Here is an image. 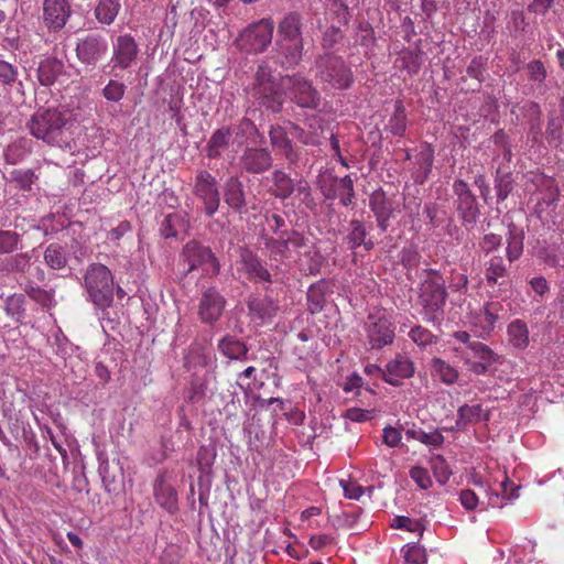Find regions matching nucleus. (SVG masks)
I'll return each instance as SVG.
<instances>
[{
	"mask_svg": "<svg viewBox=\"0 0 564 564\" xmlns=\"http://www.w3.org/2000/svg\"><path fill=\"white\" fill-rule=\"evenodd\" d=\"M76 122L68 111L54 108L37 110L28 122V129L33 137L70 153L76 148Z\"/></svg>",
	"mask_w": 564,
	"mask_h": 564,
	"instance_id": "obj_1",
	"label": "nucleus"
},
{
	"mask_svg": "<svg viewBox=\"0 0 564 564\" xmlns=\"http://www.w3.org/2000/svg\"><path fill=\"white\" fill-rule=\"evenodd\" d=\"M302 18L296 12L288 13L280 22L278 31L280 35L279 50L283 56V64L295 66L303 54Z\"/></svg>",
	"mask_w": 564,
	"mask_h": 564,
	"instance_id": "obj_2",
	"label": "nucleus"
},
{
	"mask_svg": "<svg viewBox=\"0 0 564 564\" xmlns=\"http://www.w3.org/2000/svg\"><path fill=\"white\" fill-rule=\"evenodd\" d=\"M85 286L91 302L108 307L113 296V279L110 270L100 263L90 264L85 274Z\"/></svg>",
	"mask_w": 564,
	"mask_h": 564,
	"instance_id": "obj_3",
	"label": "nucleus"
},
{
	"mask_svg": "<svg viewBox=\"0 0 564 564\" xmlns=\"http://www.w3.org/2000/svg\"><path fill=\"white\" fill-rule=\"evenodd\" d=\"M265 249L271 260L275 262L300 261L302 254H308V246L304 237L296 232H283L279 239L269 238L265 240Z\"/></svg>",
	"mask_w": 564,
	"mask_h": 564,
	"instance_id": "obj_4",
	"label": "nucleus"
},
{
	"mask_svg": "<svg viewBox=\"0 0 564 564\" xmlns=\"http://www.w3.org/2000/svg\"><path fill=\"white\" fill-rule=\"evenodd\" d=\"M252 96L259 101L260 106L265 107L272 112H279L282 109L283 97L281 88L272 78L267 66H260L257 72Z\"/></svg>",
	"mask_w": 564,
	"mask_h": 564,
	"instance_id": "obj_5",
	"label": "nucleus"
},
{
	"mask_svg": "<svg viewBox=\"0 0 564 564\" xmlns=\"http://www.w3.org/2000/svg\"><path fill=\"white\" fill-rule=\"evenodd\" d=\"M274 23L271 19H262L245 29L237 39V45L247 53H261L272 42Z\"/></svg>",
	"mask_w": 564,
	"mask_h": 564,
	"instance_id": "obj_6",
	"label": "nucleus"
},
{
	"mask_svg": "<svg viewBox=\"0 0 564 564\" xmlns=\"http://www.w3.org/2000/svg\"><path fill=\"white\" fill-rule=\"evenodd\" d=\"M182 260L187 265V272L200 269L204 275L214 276L220 270L213 251L197 241H189L184 246Z\"/></svg>",
	"mask_w": 564,
	"mask_h": 564,
	"instance_id": "obj_7",
	"label": "nucleus"
},
{
	"mask_svg": "<svg viewBox=\"0 0 564 564\" xmlns=\"http://www.w3.org/2000/svg\"><path fill=\"white\" fill-rule=\"evenodd\" d=\"M318 77L335 89H346L352 83V75L345 62L337 56L326 55L317 62Z\"/></svg>",
	"mask_w": 564,
	"mask_h": 564,
	"instance_id": "obj_8",
	"label": "nucleus"
},
{
	"mask_svg": "<svg viewBox=\"0 0 564 564\" xmlns=\"http://www.w3.org/2000/svg\"><path fill=\"white\" fill-rule=\"evenodd\" d=\"M447 293L445 290V282L442 275L431 270L426 279L423 281L420 292L421 304L423 305L426 315L442 311L446 302Z\"/></svg>",
	"mask_w": 564,
	"mask_h": 564,
	"instance_id": "obj_9",
	"label": "nucleus"
},
{
	"mask_svg": "<svg viewBox=\"0 0 564 564\" xmlns=\"http://www.w3.org/2000/svg\"><path fill=\"white\" fill-rule=\"evenodd\" d=\"M281 86L290 91L292 100L302 108L316 109L321 102V96L312 83L301 75H292L282 78Z\"/></svg>",
	"mask_w": 564,
	"mask_h": 564,
	"instance_id": "obj_10",
	"label": "nucleus"
},
{
	"mask_svg": "<svg viewBox=\"0 0 564 564\" xmlns=\"http://www.w3.org/2000/svg\"><path fill=\"white\" fill-rule=\"evenodd\" d=\"M139 45L131 34H121L112 41L110 66L112 69L126 70L138 62Z\"/></svg>",
	"mask_w": 564,
	"mask_h": 564,
	"instance_id": "obj_11",
	"label": "nucleus"
},
{
	"mask_svg": "<svg viewBox=\"0 0 564 564\" xmlns=\"http://www.w3.org/2000/svg\"><path fill=\"white\" fill-rule=\"evenodd\" d=\"M194 194L203 202L207 216H213L220 203L217 180L206 170L197 171Z\"/></svg>",
	"mask_w": 564,
	"mask_h": 564,
	"instance_id": "obj_12",
	"label": "nucleus"
},
{
	"mask_svg": "<svg viewBox=\"0 0 564 564\" xmlns=\"http://www.w3.org/2000/svg\"><path fill=\"white\" fill-rule=\"evenodd\" d=\"M108 50V42L104 35L90 33L77 40L75 51L80 63L95 66L106 56Z\"/></svg>",
	"mask_w": 564,
	"mask_h": 564,
	"instance_id": "obj_13",
	"label": "nucleus"
},
{
	"mask_svg": "<svg viewBox=\"0 0 564 564\" xmlns=\"http://www.w3.org/2000/svg\"><path fill=\"white\" fill-rule=\"evenodd\" d=\"M502 306L499 302H488L478 311L470 313L469 325L474 334L486 339L494 332Z\"/></svg>",
	"mask_w": 564,
	"mask_h": 564,
	"instance_id": "obj_14",
	"label": "nucleus"
},
{
	"mask_svg": "<svg viewBox=\"0 0 564 564\" xmlns=\"http://www.w3.org/2000/svg\"><path fill=\"white\" fill-rule=\"evenodd\" d=\"M225 304L226 300L215 288L205 290L198 305L200 321L206 324H214L221 316Z\"/></svg>",
	"mask_w": 564,
	"mask_h": 564,
	"instance_id": "obj_15",
	"label": "nucleus"
},
{
	"mask_svg": "<svg viewBox=\"0 0 564 564\" xmlns=\"http://www.w3.org/2000/svg\"><path fill=\"white\" fill-rule=\"evenodd\" d=\"M367 327L368 340L371 348H382L391 345L394 339V328L392 323L384 316H369Z\"/></svg>",
	"mask_w": 564,
	"mask_h": 564,
	"instance_id": "obj_16",
	"label": "nucleus"
},
{
	"mask_svg": "<svg viewBox=\"0 0 564 564\" xmlns=\"http://www.w3.org/2000/svg\"><path fill=\"white\" fill-rule=\"evenodd\" d=\"M272 155L268 149L246 148L239 159L241 170L250 174H260L272 166Z\"/></svg>",
	"mask_w": 564,
	"mask_h": 564,
	"instance_id": "obj_17",
	"label": "nucleus"
},
{
	"mask_svg": "<svg viewBox=\"0 0 564 564\" xmlns=\"http://www.w3.org/2000/svg\"><path fill=\"white\" fill-rule=\"evenodd\" d=\"M414 371V364L409 357L397 355L382 370V379L393 387H399L404 379L411 378Z\"/></svg>",
	"mask_w": 564,
	"mask_h": 564,
	"instance_id": "obj_18",
	"label": "nucleus"
},
{
	"mask_svg": "<svg viewBox=\"0 0 564 564\" xmlns=\"http://www.w3.org/2000/svg\"><path fill=\"white\" fill-rule=\"evenodd\" d=\"M70 15L68 0H44L43 21L53 31L63 29Z\"/></svg>",
	"mask_w": 564,
	"mask_h": 564,
	"instance_id": "obj_19",
	"label": "nucleus"
},
{
	"mask_svg": "<svg viewBox=\"0 0 564 564\" xmlns=\"http://www.w3.org/2000/svg\"><path fill=\"white\" fill-rule=\"evenodd\" d=\"M454 192L457 195L458 210L465 223L473 224L478 216L476 198L469 191L468 184L462 180L454 183Z\"/></svg>",
	"mask_w": 564,
	"mask_h": 564,
	"instance_id": "obj_20",
	"label": "nucleus"
},
{
	"mask_svg": "<svg viewBox=\"0 0 564 564\" xmlns=\"http://www.w3.org/2000/svg\"><path fill=\"white\" fill-rule=\"evenodd\" d=\"M369 206L376 215L378 226L382 231H386L394 210L392 203L386 197L383 192L376 191L370 196Z\"/></svg>",
	"mask_w": 564,
	"mask_h": 564,
	"instance_id": "obj_21",
	"label": "nucleus"
},
{
	"mask_svg": "<svg viewBox=\"0 0 564 564\" xmlns=\"http://www.w3.org/2000/svg\"><path fill=\"white\" fill-rule=\"evenodd\" d=\"M153 492L155 501L169 512L177 509V494L174 487L165 480L163 474L159 475L154 481Z\"/></svg>",
	"mask_w": 564,
	"mask_h": 564,
	"instance_id": "obj_22",
	"label": "nucleus"
},
{
	"mask_svg": "<svg viewBox=\"0 0 564 564\" xmlns=\"http://www.w3.org/2000/svg\"><path fill=\"white\" fill-rule=\"evenodd\" d=\"M248 308L251 319L254 323L262 325L271 321L275 315L278 306L270 297L254 296L248 301Z\"/></svg>",
	"mask_w": 564,
	"mask_h": 564,
	"instance_id": "obj_23",
	"label": "nucleus"
},
{
	"mask_svg": "<svg viewBox=\"0 0 564 564\" xmlns=\"http://www.w3.org/2000/svg\"><path fill=\"white\" fill-rule=\"evenodd\" d=\"M489 412L481 404H464L457 411L456 427L465 430L467 425L489 421Z\"/></svg>",
	"mask_w": 564,
	"mask_h": 564,
	"instance_id": "obj_24",
	"label": "nucleus"
},
{
	"mask_svg": "<svg viewBox=\"0 0 564 564\" xmlns=\"http://www.w3.org/2000/svg\"><path fill=\"white\" fill-rule=\"evenodd\" d=\"M271 145L280 150L285 159L290 162H295L297 154L293 150L292 141L290 139V130L281 126H273L269 131Z\"/></svg>",
	"mask_w": 564,
	"mask_h": 564,
	"instance_id": "obj_25",
	"label": "nucleus"
},
{
	"mask_svg": "<svg viewBox=\"0 0 564 564\" xmlns=\"http://www.w3.org/2000/svg\"><path fill=\"white\" fill-rule=\"evenodd\" d=\"M242 269L248 276L256 282L271 283V274L261 261L251 252L245 251L241 254Z\"/></svg>",
	"mask_w": 564,
	"mask_h": 564,
	"instance_id": "obj_26",
	"label": "nucleus"
},
{
	"mask_svg": "<svg viewBox=\"0 0 564 564\" xmlns=\"http://www.w3.org/2000/svg\"><path fill=\"white\" fill-rule=\"evenodd\" d=\"M500 492H491L488 505L492 508H502L508 502L519 497L520 486H516L503 471V480L500 484Z\"/></svg>",
	"mask_w": 564,
	"mask_h": 564,
	"instance_id": "obj_27",
	"label": "nucleus"
},
{
	"mask_svg": "<svg viewBox=\"0 0 564 564\" xmlns=\"http://www.w3.org/2000/svg\"><path fill=\"white\" fill-rule=\"evenodd\" d=\"M219 351L230 360H246L248 356L247 345L235 336L226 335L218 341Z\"/></svg>",
	"mask_w": 564,
	"mask_h": 564,
	"instance_id": "obj_28",
	"label": "nucleus"
},
{
	"mask_svg": "<svg viewBox=\"0 0 564 564\" xmlns=\"http://www.w3.org/2000/svg\"><path fill=\"white\" fill-rule=\"evenodd\" d=\"M231 137L230 128L223 127L215 130L205 148L206 156L208 159H218L223 152L229 147Z\"/></svg>",
	"mask_w": 564,
	"mask_h": 564,
	"instance_id": "obj_29",
	"label": "nucleus"
},
{
	"mask_svg": "<svg viewBox=\"0 0 564 564\" xmlns=\"http://www.w3.org/2000/svg\"><path fill=\"white\" fill-rule=\"evenodd\" d=\"M224 192L226 203L235 210H242L246 206V198L241 181L236 176H230L225 183Z\"/></svg>",
	"mask_w": 564,
	"mask_h": 564,
	"instance_id": "obj_30",
	"label": "nucleus"
},
{
	"mask_svg": "<svg viewBox=\"0 0 564 564\" xmlns=\"http://www.w3.org/2000/svg\"><path fill=\"white\" fill-rule=\"evenodd\" d=\"M187 228L188 220L186 214L172 213L165 216L161 225V232L165 238H170L186 232Z\"/></svg>",
	"mask_w": 564,
	"mask_h": 564,
	"instance_id": "obj_31",
	"label": "nucleus"
},
{
	"mask_svg": "<svg viewBox=\"0 0 564 564\" xmlns=\"http://www.w3.org/2000/svg\"><path fill=\"white\" fill-rule=\"evenodd\" d=\"M64 65L56 58H46L42 61L37 68V78L43 86L54 84L57 77L62 74Z\"/></svg>",
	"mask_w": 564,
	"mask_h": 564,
	"instance_id": "obj_32",
	"label": "nucleus"
},
{
	"mask_svg": "<svg viewBox=\"0 0 564 564\" xmlns=\"http://www.w3.org/2000/svg\"><path fill=\"white\" fill-rule=\"evenodd\" d=\"M524 234L513 224H509L507 234V258L509 262L518 260L523 252Z\"/></svg>",
	"mask_w": 564,
	"mask_h": 564,
	"instance_id": "obj_33",
	"label": "nucleus"
},
{
	"mask_svg": "<svg viewBox=\"0 0 564 564\" xmlns=\"http://www.w3.org/2000/svg\"><path fill=\"white\" fill-rule=\"evenodd\" d=\"M271 188L272 195L280 199L289 198L295 191V184L293 180L283 171L275 170L272 172Z\"/></svg>",
	"mask_w": 564,
	"mask_h": 564,
	"instance_id": "obj_34",
	"label": "nucleus"
},
{
	"mask_svg": "<svg viewBox=\"0 0 564 564\" xmlns=\"http://www.w3.org/2000/svg\"><path fill=\"white\" fill-rule=\"evenodd\" d=\"M509 343L518 349H525L529 346V329L521 319L512 321L507 328Z\"/></svg>",
	"mask_w": 564,
	"mask_h": 564,
	"instance_id": "obj_35",
	"label": "nucleus"
},
{
	"mask_svg": "<svg viewBox=\"0 0 564 564\" xmlns=\"http://www.w3.org/2000/svg\"><path fill=\"white\" fill-rule=\"evenodd\" d=\"M121 9V0H99L95 8V18L99 23L110 25Z\"/></svg>",
	"mask_w": 564,
	"mask_h": 564,
	"instance_id": "obj_36",
	"label": "nucleus"
},
{
	"mask_svg": "<svg viewBox=\"0 0 564 564\" xmlns=\"http://www.w3.org/2000/svg\"><path fill=\"white\" fill-rule=\"evenodd\" d=\"M366 228L359 220L350 221V232L347 235L346 240L350 249H356L364 246L366 250H370L373 247L372 241L366 240Z\"/></svg>",
	"mask_w": 564,
	"mask_h": 564,
	"instance_id": "obj_37",
	"label": "nucleus"
},
{
	"mask_svg": "<svg viewBox=\"0 0 564 564\" xmlns=\"http://www.w3.org/2000/svg\"><path fill=\"white\" fill-rule=\"evenodd\" d=\"M44 261L53 270H61L67 264V256L65 249L57 245L51 243L44 251Z\"/></svg>",
	"mask_w": 564,
	"mask_h": 564,
	"instance_id": "obj_38",
	"label": "nucleus"
},
{
	"mask_svg": "<svg viewBox=\"0 0 564 564\" xmlns=\"http://www.w3.org/2000/svg\"><path fill=\"white\" fill-rule=\"evenodd\" d=\"M431 369L433 375L446 384H453L458 379V371L440 358L432 360Z\"/></svg>",
	"mask_w": 564,
	"mask_h": 564,
	"instance_id": "obj_39",
	"label": "nucleus"
},
{
	"mask_svg": "<svg viewBox=\"0 0 564 564\" xmlns=\"http://www.w3.org/2000/svg\"><path fill=\"white\" fill-rule=\"evenodd\" d=\"M507 275V267L502 257L494 256L486 262V280L489 285L498 284V280Z\"/></svg>",
	"mask_w": 564,
	"mask_h": 564,
	"instance_id": "obj_40",
	"label": "nucleus"
},
{
	"mask_svg": "<svg viewBox=\"0 0 564 564\" xmlns=\"http://www.w3.org/2000/svg\"><path fill=\"white\" fill-rule=\"evenodd\" d=\"M495 187L498 200H505L512 191L511 173L501 165L496 169Z\"/></svg>",
	"mask_w": 564,
	"mask_h": 564,
	"instance_id": "obj_41",
	"label": "nucleus"
},
{
	"mask_svg": "<svg viewBox=\"0 0 564 564\" xmlns=\"http://www.w3.org/2000/svg\"><path fill=\"white\" fill-rule=\"evenodd\" d=\"M387 129L393 134L401 137L406 130V117L402 101L395 102V109L393 116L390 118Z\"/></svg>",
	"mask_w": 564,
	"mask_h": 564,
	"instance_id": "obj_42",
	"label": "nucleus"
},
{
	"mask_svg": "<svg viewBox=\"0 0 564 564\" xmlns=\"http://www.w3.org/2000/svg\"><path fill=\"white\" fill-rule=\"evenodd\" d=\"M406 436L432 447H438L444 442V437L438 431L427 433L421 429H410L406 431Z\"/></svg>",
	"mask_w": 564,
	"mask_h": 564,
	"instance_id": "obj_43",
	"label": "nucleus"
},
{
	"mask_svg": "<svg viewBox=\"0 0 564 564\" xmlns=\"http://www.w3.org/2000/svg\"><path fill=\"white\" fill-rule=\"evenodd\" d=\"M25 297L23 294L9 295L4 301V311L8 316L15 321H20L25 312Z\"/></svg>",
	"mask_w": 564,
	"mask_h": 564,
	"instance_id": "obj_44",
	"label": "nucleus"
},
{
	"mask_svg": "<svg viewBox=\"0 0 564 564\" xmlns=\"http://www.w3.org/2000/svg\"><path fill=\"white\" fill-rule=\"evenodd\" d=\"M21 246L20 235L12 230H0V254L12 253Z\"/></svg>",
	"mask_w": 564,
	"mask_h": 564,
	"instance_id": "obj_45",
	"label": "nucleus"
},
{
	"mask_svg": "<svg viewBox=\"0 0 564 564\" xmlns=\"http://www.w3.org/2000/svg\"><path fill=\"white\" fill-rule=\"evenodd\" d=\"M431 468L435 479L440 485H445L449 480L452 471L449 470L446 460L442 456L436 455L432 457Z\"/></svg>",
	"mask_w": 564,
	"mask_h": 564,
	"instance_id": "obj_46",
	"label": "nucleus"
},
{
	"mask_svg": "<svg viewBox=\"0 0 564 564\" xmlns=\"http://www.w3.org/2000/svg\"><path fill=\"white\" fill-rule=\"evenodd\" d=\"M469 357L478 358L480 361L495 364L498 356L487 345L473 341L469 344Z\"/></svg>",
	"mask_w": 564,
	"mask_h": 564,
	"instance_id": "obj_47",
	"label": "nucleus"
},
{
	"mask_svg": "<svg viewBox=\"0 0 564 564\" xmlns=\"http://www.w3.org/2000/svg\"><path fill=\"white\" fill-rule=\"evenodd\" d=\"M408 335L421 348L436 343V337L427 328L420 325L412 327Z\"/></svg>",
	"mask_w": 564,
	"mask_h": 564,
	"instance_id": "obj_48",
	"label": "nucleus"
},
{
	"mask_svg": "<svg viewBox=\"0 0 564 564\" xmlns=\"http://www.w3.org/2000/svg\"><path fill=\"white\" fill-rule=\"evenodd\" d=\"M391 527L394 529L406 530L423 535L424 527L419 520H413L405 516H397L393 518Z\"/></svg>",
	"mask_w": 564,
	"mask_h": 564,
	"instance_id": "obj_49",
	"label": "nucleus"
},
{
	"mask_svg": "<svg viewBox=\"0 0 564 564\" xmlns=\"http://www.w3.org/2000/svg\"><path fill=\"white\" fill-rule=\"evenodd\" d=\"M126 93V85L117 79H110L102 88V96L111 102L120 101Z\"/></svg>",
	"mask_w": 564,
	"mask_h": 564,
	"instance_id": "obj_50",
	"label": "nucleus"
},
{
	"mask_svg": "<svg viewBox=\"0 0 564 564\" xmlns=\"http://www.w3.org/2000/svg\"><path fill=\"white\" fill-rule=\"evenodd\" d=\"M405 564H425L426 554L424 549L415 543L406 544L403 547Z\"/></svg>",
	"mask_w": 564,
	"mask_h": 564,
	"instance_id": "obj_51",
	"label": "nucleus"
},
{
	"mask_svg": "<svg viewBox=\"0 0 564 564\" xmlns=\"http://www.w3.org/2000/svg\"><path fill=\"white\" fill-rule=\"evenodd\" d=\"M234 132L236 139L241 142L245 139H251L258 134V128L251 119L242 118L235 127Z\"/></svg>",
	"mask_w": 564,
	"mask_h": 564,
	"instance_id": "obj_52",
	"label": "nucleus"
},
{
	"mask_svg": "<svg viewBox=\"0 0 564 564\" xmlns=\"http://www.w3.org/2000/svg\"><path fill=\"white\" fill-rule=\"evenodd\" d=\"M10 180L21 189L29 191L34 182V173L31 170H14L10 173Z\"/></svg>",
	"mask_w": 564,
	"mask_h": 564,
	"instance_id": "obj_53",
	"label": "nucleus"
},
{
	"mask_svg": "<svg viewBox=\"0 0 564 564\" xmlns=\"http://www.w3.org/2000/svg\"><path fill=\"white\" fill-rule=\"evenodd\" d=\"M30 256L28 253H17L4 262L7 271L23 272L30 265Z\"/></svg>",
	"mask_w": 564,
	"mask_h": 564,
	"instance_id": "obj_54",
	"label": "nucleus"
},
{
	"mask_svg": "<svg viewBox=\"0 0 564 564\" xmlns=\"http://www.w3.org/2000/svg\"><path fill=\"white\" fill-rule=\"evenodd\" d=\"M411 479L423 490L432 487V478L424 467L414 466L410 469Z\"/></svg>",
	"mask_w": 564,
	"mask_h": 564,
	"instance_id": "obj_55",
	"label": "nucleus"
},
{
	"mask_svg": "<svg viewBox=\"0 0 564 564\" xmlns=\"http://www.w3.org/2000/svg\"><path fill=\"white\" fill-rule=\"evenodd\" d=\"M337 188L340 192L339 197L343 205L348 206L354 197V182L349 175L341 177L338 181Z\"/></svg>",
	"mask_w": 564,
	"mask_h": 564,
	"instance_id": "obj_56",
	"label": "nucleus"
},
{
	"mask_svg": "<svg viewBox=\"0 0 564 564\" xmlns=\"http://www.w3.org/2000/svg\"><path fill=\"white\" fill-rule=\"evenodd\" d=\"M290 135L303 144L315 145L319 142L318 134L316 132H306L296 124H290Z\"/></svg>",
	"mask_w": 564,
	"mask_h": 564,
	"instance_id": "obj_57",
	"label": "nucleus"
},
{
	"mask_svg": "<svg viewBox=\"0 0 564 564\" xmlns=\"http://www.w3.org/2000/svg\"><path fill=\"white\" fill-rule=\"evenodd\" d=\"M486 59L482 56L474 57L467 66V74L469 77L477 79L479 83L484 79L486 70Z\"/></svg>",
	"mask_w": 564,
	"mask_h": 564,
	"instance_id": "obj_58",
	"label": "nucleus"
},
{
	"mask_svg": "<svg viewBox=\"0 0 564 564\" xmlns=\"http://www.w3.org/2000/svg\"><path fill=\"white\" fill-rule=\"evenodd\" d=\"M18 68L11 63L0 58V82L3 85H11L17 80Z\"/></svg>",
	"mask_w": 564,
	"mask_h": 564,
	"instance_id": "obj_59",
	"label": "nucleus"
},
{
	"mask_svg": "<svg viewBox=\"0 0 564 564\" xmlns=\"http://www.w3.org/2000/svg\"><path fill=\"white\" fill-rule=\"evenodd\" d=\"M502 243V238L496 234H486L479 242L480 250L489 254L490 252L497 250Z\"/></svg>",
	"mask_w": 564,
	"mask_h": 564,
	"instance_id": "obj_60",
	"label": "nucleus"
},
{
	"mask_svg": "<svg viewBox=\"0 0 564 564\" xmlns=\"http://www.w3.org/2000/svg\"><path fill=\"white\" fill-rule=\"evenodd\" d=\"M215 452L206 446H202L197 453V465L200 471H206L210 468L215 459Z\"/></svg>",
	"mask_w": 564,
	"mask_h": 564,
	"instance_id": "obj_61",
	"label": "nucleus"
},
{
	"mask_svg": "<svg viewBox=\"0 0 564 564\" xmlns=\"http://www.w3.org/2000/svg\"><path fill=\"white\" fill-rule=\"evenodd\" d=\"M339 485L344 490V496L348 499L358 500L364 495V488L355 481L341 479Z\"/></svg>",
	"mask_w": 564,
	"mask_h": 564,
	"instance_id": "obj_62",
	"label": "nucleus"
},
{
	"mask_svg": "<svg viewBox=\"0 0 564 564\" xmlns=\"http://www.w3.org/2000/svg\"><path fill=\"white\" fill-rule=\"evenodd\" d=\"M421 256L417 249L413 246L403 248L401 251V261L405 267L414 268L420 263Z\"/></svg>",
	"mask_w": 564,
	"mask_h": 564,
	"instance_id": "obj_63",
	"label": "nucleus"
},
{
	"mask_svg": "<svg viewBox=\"0 0 564 564\" xmlns=\"http://www.w3.org/2000/svg\"><path fill=\"white\" fill-rule=\"evenodd\" d=\"M401 432L393 426H386L382 431V441L389 447H398L401 443Z\"/></svg>",
	"mask_w": 564,
	"mask_h": 564,
	"instance_id": "obj_64",
	"label": "nucleus"
}]
</instances>
